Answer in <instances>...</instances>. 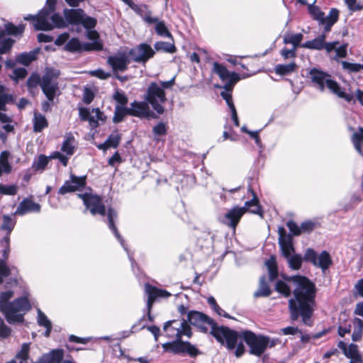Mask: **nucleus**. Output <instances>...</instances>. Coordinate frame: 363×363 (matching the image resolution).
I'll return each mask as SVG.
<instances>
[{
	"label": "nucleus",
	"mask_w": 363,
	"mask_h": 363,
	"mask_svg": "<svg viewBox=\"0 0 363 363\" xmlns=\"http://www.w3.org/2000/svg\"><path fill=\"white\" fill-rule=\"evenodd\" d=\"M344 354L349 359H353L357 357H362L358 350V347L354 343L350 344Z\"/></svg>",
	"instance_id": "obj_57"
},
{
	"label": "nucleus",
	"mask_w": 363,
	"mask_h": 363,
	"mask_svg": "<svg viewBox=\"0 0 363 363\" xmlns=\"http://www.w3.org/2000/svg\"><path fill=\"white\" fill-rule=\"evenodd\" d=\"M17 269L15 267H10L7 265L6 262L4 259H0V284L4 281V279L9 276H13L7 282V284L13 286L18 284L17 281Z\"/></svg>",
	"instance_id": "obj_21"
},
{
	"label": "nucleus",
	"mask_w": 363,
	"mask_h": 363,
	"mask_svg": "<svg viewBox=\"0 0 363 363\" xmlns=\"http://www.w3.org/2000/svg\"><path fill=\"white\" fill-rule=\"evenodd\" d=\"M129 116L145 118L149 111V104L145 101H134L129 106Z\"/></svg>",
	"instance_id": "obj_24"
},
{
	"label": "nucleus",
	"mask_w": 363,
	"mask_h": 363,
	"mask_svg": "<svg viewBox=\"0 0 363 363\" xmlns=\"http://www.w3.org/2000/svg\"><path fill=\"white\" fill-rule=\"evenodd\" d=\"M279 243L282 252V255L285 258H288L289 256L292 255V252H294V249L290 239L284 240L279 242Z\"/></svg>",
	"instance_id": "obj_45"
},
{
	"label": "nucleus",
	"mask_w": 363,
	"mask_h": 363,
	"mask_svg": "<svg viewBox=\"0 0 363 363\" xmlns=\"http://www.w3.org/2000/svg\"><path fill=\"white\" fill-rule=\"evenodd\" d=\"M14 42V40L10 38L0 40V55L9 52L11 50Z\"/></svg>",
	"instance_id": "obj_56"
},
{
	"label": "nucleus",
	"mask_w": 363,
	"mask_h": 363,
	"mask_svg": "<svg viewBox=\"0 0 363 363\" xmlns=\"http://www.w3.org/2000/svg\"><path fill=\"white\" fill-rule=\"evenodd\" d=\"M30 351V344L23 343L21 345V350L16 354V359H28Z\"/></svg>",
	"instance_id": "obj_60"
},
{
	"label": "nucleus",
	"mask_w": 363,
	"mask_h": 363,
	"mask_svg": "<svg viewBox=\"0 0 363 363\" xmlns=\"http://www.w3.org/2000/svg\"><path fill=\"white\" fill-rule=\"evenodd\" d=\"M163 330L168 337L175 340L182 339L183 335L191 336V328L184 319L169 320L164 323Z\"/></svg>",
	"instance_id": "obj_10"
},
{
	"label": "nucleus",
	"mask_w": 363,
	"mask_h": 363,
	"mask_svg": "<svg viewBox=\"0 0 363 363\" xmlns=\"http://www.w3.org/2000/svg\"><path fill=\"white\" fill-rule=\"evenodd\" d=\"M154 48L157 52H164L167 53H174L177 48L174 43L164 41H157L154 45Z\"/></svg>",
	"instance_id": "obj_38"
},
{
	"label": "nucleus",
	"mask_w": 363,
	"mask_h": 363,
	"mask_svg": "<svg viewBox=\"0 0 363 363\" xmlns=\"http://www.w3.org/2000/svg\"><path fill=\"white\" fill-rule=\"evenodd\" d=\"M187 320L190 324L199 328L203 333H207L209 328L212 330V328L216 326L212 318L196 311H191L187 313Z\"/></svg>",
	"instance_id": "obj_16"
},
{
	"label": "nucleus",
	"mask_w": 363,
	"mask_h": 363,
	"mask_svg": "<svg viewBox=\"0 0 363 363\" xmlns=\"http://www.w3.org/2000/svg\"><path fill=\"white\" fill-rule=\"evenodd\" d=\"M272 293V291L267 283L266 281V277L262 276L259 282V288L254 293V297L255 298H259V297H267L269 296Z\"/></svg>",
	"instance_id": "obj_33"
},
{
	"label": "nucleus",
	"mask_w": 363,
	"mask_h": 363,
	"mask_svg": "<svg viewBox=\"0 0 363 363\" xmlns=\"http://www.w3.org/2000/svg\"><path fill=\"white\" fill-rule=\"evenodd\" d=\"M60 73L58 69L54 68H47L45 74L42 77V79H44L46 77L50 82H57V79L60 76Z\"/></svg>",
	"instance_id": "obj_59"
},
{
	"label": "nucleus",
	"mask_w": 363,
	"mask_h": 363,
	"mask_svg": "<svg viewBox=\"0 0 363 363\" xmlns=\"http://www.w3.org/2000/svg\"><path fill=\"white\" fill-rule=\"evenodd\" d=\"M50 158L45 155H40L36 160H35L32 164V168L35 172H43L47 167Z\"/></svg>",
	"instance_id": "obj_40"
},
{
	"label": "nucleus",
	"mask_w": 363,
	"mask_h": 363,
	"mask_svg": "<svg viewBox=\"0 0 363 363\" xmlns=\"http://www.w3.org/2000/svg\"><path fill=\"white\" fill-rule=\"evenodd\" d=\"M38 50H31L28 52H22L16 57V62L24 66H28L36 60Z\"/></svg>",
	"instance_id": "obj_31"
},
{
	"label": "nucleus",
	"mask_w": 363,
	"mask_h": 363,
	"mask_svg": "<svg viewBox=\"0 0 363 363\" xmlns=\"http://www.w3.org/2000/svg\"><path fill=\"white\" fill-rule=\"evenodd\" d=\"M245 214L244 208L235 206L229 209L221 219V222L228 227L235 230V228L240 222L241 218Z\"/></svg>",
	"instance_id": "obj_20"
},
{
	"label": "nucleus",
	"mask_w": 363,
	"mask_h": 363,
	"mask_svg": "<svg viewBox=\"0 0 363 363\" xmlns=\"http://www.w3.org/2000/svg\"><path fill=\"white\" fill-rule=\"evenodd\" d=\"M85 176L77 177L74 174L70 175V179L65 182L64 184L59 189L58 193L65 195L67 193L81 191L86 185Z\"/></svg>",
	"instance_id": "obj_18"
},
{
	"label": "nucleus",
	"mask_w": 363,
	"mask_h": 363,
	"mask_svg": "<svg viewBox=\"0 0 363 363\" xmlns=\"http://www.w3.org/2000/svg\"><path fill=\"white\" fill-rule=\"evenodd\" d=\"M121 136L118 132L112 133L106 139V144L109 147L116 148L121 141Z\"/></svg>",
	"instance_id": "obj_55"
},
{
	"label": "nucleus",
	"mask_w": 363,
	"mask_h": 363,
	"mask_svg": "<svg viewBox=\"0 0 363 363\" xmlns=\"http://www.w3.org/2000/svg\"><path fill=\"white\" fill-rule=\"evenodd\" d=\"M297 67L294 62L289 64H278L274 67L275 73L278 75L286 76L294 72Z\"/></svg>",
	"instance_id": "obj_32"
},
{
	"label": "nucleus",
	"mask_w": 363,
	"mask_h": 363,
	"mask_svg": "<svg viewBox=\"0 0 363 363\" xmlns=\"http://www.w3.org/2000/svg\"><path fill=\"white\" fill-rule=\"evenodd\" d=\"M104 113L99 108H92L91 113L90 114L87 121L91 129H94L99 126V121H104Z\"/></svg>",
	"instance_id": "obj_34"
},
{
	"label": "nucleus",
	"mask_w": 363,
	"mask_h": 363,
	"mask_svg": "<svg viewBox=\"0 0 363 363\" xmlns=\"http://www.w3.org/2000/svg\"><path fill=\"white\" fill-rule=\"evenodd\" d=\"M17 193L16 185H3L0 184V194L13 196Z\"/></svg>",
	"instance_id": "obj_64"
},
{
	"label": "nucleus",
	"mask_w": 363,
	"mask_h": 363,
	"mask_svg": "<svg viewBox=\"0 0 363 363\" xmlns=\"http://www.w3.org/2000/svg\"><path fill=\"white\" fill-rule=\"evenodd\" d=\"M15 216H13V213L12 215L6 214L2 216V223L0 229L6 231V234L11 235L15 228L16 224Z\"/></svg>",
	"instance_id": "obj_30"
},
{
	"label": "nucleus",
	"mask_w": 363,
	"mask_h": 363,
	"mask_svg": "<svg viewBox=\"0 0 363 363\" xmlns=\"http://www.w3.org/2000/svg\"><path fill=\"white\" fill-rule=\"evenodd\" d=\"M130 9L148 24H153V23L157 21V17L152 16V12L147 9V6L146 5H138L134 3L130 6Z\"/></svg>",
	"instance_id": "obj_25"
},
{
	"label": "nucleus",
	"mask_w": 363,
	"mask_h": 363,
	"mask_svg": "<svg viewBox=\"0 0 363 363\" xmlns=\"http://www.w3.org/2000/svg\"><path fill=\"white\" fill-rule=\"evenodd\" d=\"M352 142L357 152L363 156L362 144L363 143V128H359L357 132L354 133L352 137Z\"/></svg>",
	"instance_id": "obj_36"
},
{
	"label": "nucleus",
	"mask_w": 363,
	"mask_h": 363,
	"mask_svg": "<svg viewBox=\"0 0 363 363\" xmlns=\"http://www.w3.org/2000/svg\"><path fill=\"white\" fill-rule=\"evenodd\" d=\"M65 352L62 349H53L43 354L40 358L43 363H60L64 358Z\"/></svg>",
	"instance_id": "obj_26"
},
{
	"label": "nucleus",
	"mask_w": 363,
	"mask_h": 363,
	"mask_svg": "<svg viewBox=\"0 0 363 363\" xmlns=\"http://www.w3.org/2000/svg\"><path fill=\"white\" fill-rule=\"evenodd\" d=\"M155 54V50L147 43H142L128 51L130 60L135 62L145 65Z\"/></svg>",
	"instance_id": "obj_14"
},
{
	"label": "nucleus",
	"mask_w": 363,
	"mask_h": 363,
	"mask_svg": "<svg viewBox=\"0 0 363 363\" xmlns=\"http://www.w3.org/2000/svg\"><path fill=\"white\" fill-rule=\"evenodd\" d=\"M213 72L222 81H228L222 87L223 91L231 92L235 84L241 79L238 73L230 72L224 65L217 62L213 64Z\"/></svg>",
	"instance_id": "obj_13"
},
{
	"label": "nucleus",
	"mask_w": 363,
	"mask_h": 363,
	"mask_svg": "<svg viewBox=\"0 0 363 363\" xmlns=\"http://www.w3.org/2000/svg\"><path fill=\"white\" fill-rule=\"evenodd\" d=\"M284 279L293 282L296 286L293 297L289 300L290 318L296 321L301 318L303 324L313 325L311 317L315 306L316 288L308 277L301 275L285 277Z\"/></svg>",
	"instance_id": "obj_1"
},
{
	"label": "nucleus",
	"mask_w": 363,
	"mask_h": 363,
	"mask_svg": "<svg viewBox=\"0 0 363 363\" xmlns=\"http://www.w3.org/2000/svg\"><path fill=\"white\" fill-rule=\"evenodd\" d=\"M13 294L11 290L0 293V312L11 325L22 323L24 321V315L31 309L27 296H23L11 301Z\"/></svg>",
	"instance_id": "obj_2"
},
{
	"label": "nucleus",
	"mask_w": 363,
	"mask_h": 363,
	"mask_svg": "<svg viewBox=\"0 0 363 363\" xmlns=\"http://www.w3.org/2000/svg\"><path fill=\"white\" fill-rule=\"evenodd\" d=\"M83 18H82V20L80 21L81 26H82L86 30H91L94 28L97 23V20L91 16H87L84 11Z\"/></svg>",
	"instance_id": "obj_48"
},
{
	"label": "nucleus",
	"mask_w": 363,
	"mask_h": 363,
	"mask_svg": "<svg viewBox=\"0 0 363 363\" xmlns=\"http://www.w3.org/2000/svg\"><path fill=\"white\" fill-rule=\"evenodd\" d=\"M341 64L342 68L349 72H358L363 69V64L351 63L346 61H342Z\"/></svg>",
	"instance_id": "obj_54"
},
{
	"label": "nucleus",
	"mask_w": 363,
	"mask_h": 363,
	"mask_svg": "<svg viewBox=\"0 0 363 363\" xmlns=\"http://www.w3.org/2000/svg\"><path fill=\"white\" fill-rule=\"evenodd\" d=\"M129 107L123 106H116L113 121L115 123H121L123 121L125 116H129Z\"/></svg>",
	"instance_id": "obj_39"
},
{
	"label": "nucleus",
	"mask_w": 363,
	"mask_h": 363,
	"mask_svg": "<svg viewBox=\"0 0 363 363\" xmlns=\"http://www.w3.org/2000/svg\"><path fill=\"white\" fill-rule=\"evenodd\" d=\"M248 191L252 194V199L246 201L244 206L241 207V208H244L245 213L249 211L254 214H259L260 213V206L258 199L250 186H249Z\"/></svg>",
	"instance_id": "obj_27"
},
{
	"label": "nucleus",
	"mask_w": 363,
	"mask_h": 363,
	"mask_svg": "<svg viewBox=\"0 0 363 363\" xmlns=\"http://www.w3.org/2000/svg\"><path fill=\"white\" fill-rule=\"evenodd\" d=\"M362 199L358 193H353L348 201H343L341 203L342 210L344 212L352 211L361 202Z\"/></svg>",
	"instance_id": "obj_29"
},
{
	"label": "nucleus",
	"mask_w": 363,
	"mask_h": 363,
	"mask_svg": "<svg viewBox=\"0 0 363 363\" xmlns=\"http://www.w3.org/2000/svg\"><path fill=\"white\" fill-rule=\"evenodd\" d=\"M275 289L277 292L281 294L284 297H289L291 294V290L290 287L281 280H278L277 281Z\"/></svg>",
	"instance_id": "obj_51"
},
{
	"label": "nucleus",
	"mask_w": 363,
	"mask_h": 363,
	"mask_svg": "<svg viewBox=\"0 0 363 363\" xmlns=\"http://www.w3.org/2000/svg\"><path fill=\"white\" fill-rule=\"evenodd\" d=\"M303 259L305 262L320 268L323 272L328 270L333 264L330 254L325 250L318 255L313 249L308 248L304 253Z\"/></svg>",
	"instance_id": "obj_11"
},
{
	"label": "nucleus",
	"mask_w": 363,
	"mask_h": 363,
	"mask_svg": "<svg viewBox=\"0 0 363 363\" xmlns=\"http://www.w3.org/2000/svg\"><path fill=\"white\" fill-rule=\"evenodd\" d=\"M9 152L8 151H3L0 155V168L4 173L9 174L11 171V166L9 162Z\"/></svg>",
	"instance_id": "obj_47"
},
{
	"label": "nucleus",
	"mask_w": 363,
	"mask_h": 363,
	"mask_svg": "<svg viewBox=\"0 0 363 363\" xmlns=\"http://www.w3.org/2000/svg\"><path fill=\"white\" fill-rule=\"evenodd\" d=\"M303 38V35L301 33L287 34L284 37L283 41L285 44H291L293 48L296 49L302 41Z\"/></svg>",
	"instance_id": "obj_41"
},
{
	"label": "nucleus",
	"mask_w": 363,
	"mask_h": 363,
	"mask_svg": "<svg viewBox=\"0 0 363 363\" xmlns=\"http://www.w3.org/2000/svg\"><path fill=\"white\" fill-rule=\"evenodd\" d=\"M113 99L117 102L116 106H125L128 99L124 92L117 90L113 96Z\"/></svg>",
	"instance_id": "obj_61"
},
{
	"label": "nucleus",
	"mask_w": 363,
	"mask_h": 363,
	"mask_svg": "<svg viewBox=\"0 0 363 363\" xmlns=\"http://www.w3.org/2000/svg\"><path fill=\"white\" fill-rule=\"evenodd\" d=\"M81 42L77 38H72L67 41L65 50L69 52H80Z\"/></svg>",
	"instance_id": "obj_46"
},
{
	"label": "nucleus",
	"mask_w": 363,
	"mask_h": 363,
	"mask_svg": "<svg viewBox=\"0 0 363 363\" xmlns=\"http://www.w3.org/2000/svg\"><path fill=\"white\" fill-rule=\"evenodd\" d=\"M211 334L217 340L218 342L225 345L229 350L235 348L238 337H240V333L230 329L226 326H214L211 330Z\"/></svg>",
	"instance_id": "obj_9"
},
{
	"label": "nucleus",
	"mask_w": 363,
	"mask_h": 363,
	"mask_svg": "<svg viewBox=\"0 0 363 363\" xmlns=\"http://www.w3.org/2000/svg\"><path fill=\"white\" fill-rule=\"evenodd\" d=\"M266 265L268 269L269 280L273 281L278 277V270L275 260L273 258L267 260Z\"/></svg>",
	"instance_id": "obj_50"
},
{
	"label": "nucleus",
	"mask_w": 363,
	"mask_h": 363,
	"mask_svg": "<svg viewBox=\"0 0 363 363\" xmlns=\"http://www.w3.org/2000/svg\"><path fill=\"white\" fill-rule=\"evenodd\" d=\"M42 78L36 74H32L27 80V86L28 89L36 88L38 85L40 86Z\"/></svg>",
	"instance_id": "obj_63"
},
{
	"label": "nucleus",
	"mask_w": 363,
	"mask_h": 363,
	"mask_svg": "<svg viewBox=\"0 0 363 363\" xmlns=\"http://www.w3.org/2000/svg\"><path fill=\"white\" fill-rule=\"evenodd\" d=\"M40 88L47 99L49 101H54L55 96H59L60 94L58 82H50L46 77L44 79H42Z\"/></svg>",
	"instance_id": "obj_22"
},
{
	"label": "nucleus",
	"mask_w": 363,
	"mask_h": 363,
	"mask_svg": "<svg viewBox=\"0 0 363 363\" xmlns=\"http://www.w3.org/2000/svg\"><path fill=\"white\" fill-rule=\"evenodd\" d=\"M48 123L45 117L40 113H35L33 118V131L40 133L45 128L48 127Z\"/></svg>",
	"instance_id": "obj_35"
},
{
	"label": "nucleus",
	"mask_w": 363,
	"mask_h": 363,
	"mask_svg": "<svg viewBox=\"0 0 363 363\" xmlns=\"http://www.w3.org/2000/svg\"><path fill=\"white\" fill-rule=\"evenodd\" d=\"M40 211V205L35 203L30 199H24L18 206L17 209L13 213V216H23L28 213Z\"/></svg>",
	"instance_id": "obj_23"
},
{
	"label": "nucleus",
	"mask_w": 363,
	"mask_h": 363,
	"mask_svg": "<svg viewBox=\"0 0 363 363\" xmlns=\"http://www.w3.org/2000/svg\"><path fill=\"white\" fill-rule=\"evenodd\" d=\"M84 10L79 8L63 9V15L60 13H55L51 18L52 30L54 28H65L69 25L79 26L82 18H83Z\"/></svg>",
	"instance_id": "obj_4"
},
{
	"label": "nucleus",
	"mask_w": 363,
	"mask_h": 363,
	"mask_svg": "<svg viewBox=\"0 0 363 363\" xmlns=\"http://www.w3.org/2000/svg\"><path fill=\"white\" fill-rule=\"evenodd\" d=\"M164 352H171L180 356H188L195 358L201 354V352L195 345L182 339L174 340L162 345Z\"/></svg>",
	"instance_id": "obj_6"
},
{
	"label": "nucleus",
	"mask_w": 363,
	"mask_h": 363,
	"mask_svg": "<svg viewBox=\"0 0 363 363\" xmlns=\"http://www.w3.org/2000/svg\"><path fill=\"white\" fill-rule=\"evenodd\" d=\"M289 266L294 270H298L302 265L303 257L301 255L295 254L286 258Z\"/></svg>",
	"instance_id": "obj_43"
},
{
	"label": "nucleus",
	"mask_w": 363,
	"mask_h": 363,
	"mask_svg": "<svg viewBox=\"0 0 363 363\" xmlns=\"http://www.w3.org/2000/svg\"><path fill=\"white\" fill-rule=\"evenodd\" d=\"M155 23L156 24L155 28V32L158 35L161 37L172 38L171 33L168 30L163 21H159L157 18V21Z\"/></svg>",
	"instance_id": "obj_44"
},
{
	"label": "nucleus",
	"mask_w": 363,
	"mask_h": 363,
	"mask_svg": "<svg viewBox=\"0 0 363 363\" xmlns=\"http://www.w3.org/2000/svg\"><path fill=\"white\" fill-rule=\"evenodd\" d=\"M354 330L352 334V340L357 342L361 340L363 333V320L360 318H355L354 319Z\"/></svg>",
	"instance_id": "obj_37"
},
{
	"label": "nucleus",
	"mask_w": 363,
	"mask_h": 363,
	"mask_svg": "<svg viewBox=\"0 0 363 363\" xmlns=\"http://www.w3.org/2000/svg\"><path fill=\"white\" fill-rule=\"evenodd\" d=\"M4 86L0 84V111H6V105L12 101L13 97L11 95L4 93Z\"/></svg>",
	"instance_id": "obj_52"
},
{
	"label": "nucleus",
	"mask_w": 363,
	"mask_h": 363,
	"mask_svg": "<svg viewBox=\"0 0 363 363\" xmlns=\"http://www.w3.org/2000/svg\"><path fill=\"white\" fill-rule=\"evenodd\" d=\"M145 285L148 287L149 290L155 295L156 298H167L171 296V294L166 290L157 289L150 284H146Z\"/></svg>",
	"instance_id": "obj_62"
},
{
	"label": "nucleus",
	"mask_w": 363,
	"mask_h": 363,
	"mask_svg": "<svg viewBox=\"0 0 363 363\" xmlns=\"http://www.w3.org/2000/svg\"><path fill=\"white\" fill-rule=\"evenodd\" d=\"M308 76L313 86L319 91H324L327 87L331 92L347 102L353 99V96L342 91L337 82L332 79L331 76L327 72L317 68H312L308 72Z\"/></svg>",
	"instance_id": "obj_3"
},
{
	"label": "nucleus",
	"mask_w": 363,
	"mask_h": 363,
	"mask_svg": "<svg viewBox=\"0 0 363 363\" xmlns=\"http://www.w3.org/2000/svg\"><path fill=\"white\" fill-rule=\"evenodd\" d=\"M128 53L120 52L108 57L107 62L111 67L113 72H124L127 70L130 63Z\"/></svg>",
	"instance_id": "obj_19"
},
{
	"label": "nucleus",
	"mask_w": 363,
	"mask_h": 363,
	"mask_svg": "<svg viewBox=\"0 0 363 363\" xmlns=\"http://www.w3.org/2000/svg\"><path fill=\"white\" fill-rule=\"evenodd\" d=\"M145 100L158 114L164 113L163 104L167 101L166 94L164 90L157 82H154L150 84L145 95Z\"/></svg>",
	"instance_id": "obj_7"
},
{
	"label": "nucleus",
	"mask_w": 363,
	"mask_h": 363,
	"mask_svg": "<svg viewBox=\"0 0 363 363\" xmlns=\"http://www.w3.org/2000/svg\"><path fill=\"white\" fill-rule=\"evenodd\" d=\"M24 26L20 25L18 26H16L11 23H9L5 25V31L8 35H18L21 34L23 32Z\"/></svg>",
	"instance_id": "obj_53"
},
{
	"label": "nucleus",
	"mask_w": 363,
	"mask_h": 363,
	"mask_svg": "<svg viewBox=\"0 0 363 363\" xmlns=\"http://www.w3.org/2000/svg\"><path fill=\"white\" fill-rule=\"evenodd\" d=\"M154 140H160V136H165L167 133V126L165 123L160 122L152 128Z\"/></svg>",
	"instance_id": "obj_42"
},
{
	"label": "nucleus",
	"mask_w": 363,
	"mask_h": 363,
	"mask_svg": "<svg viewBox=\"0 0 363 363\" xmlns=\"http://www.w3.org/2000/svg\"><path fill=\"white\" fill-rule=\"evenodd\" d=\"M315 0L310 4H308V11L311 18L318 21L319 26H324L325 32H330L333 26L338 21L340 11L335 8L330 10L327 16L321 11L319 6L315 5Z\"/></svg>",
	"instance_id": "obj_5"
},
{
	"label": "nucleus",
	"mask_w": 363,
	"mask_h": 363,
	"mask_svg": "<svg viewBox=\"0 0 363 363\" xmlns=\"http://www.w3.org/2000/svg\"><path fill=\"white\" fill-rule=\"evenodd\" d=\"M117 219V213L116 211L109 208L106 213V223L108 224V228L112 231L116 238L120 242L121 245L123 247L124 250L127 252L129 260L130 261L132 268H134V266L136 265V262L133 259V255L130 254L129 250L128 249L124 239L120 235L116 226L115 225V220Z\"/></svg>",
	"instance_id": "obj_17"
},
{
	"label": "nucleus",
	"mask_w": 363,
	"mask_h": 363,
	"mask_svg": "<svg viewBox=\"0 0 363 363\" xmlns=\"http://www.w3.org/2000/svg\"><path fill=\"white\" fill-rule=\"evenodd\" d=\"M57 0H46L45 6L40 11V16L37 23V30H51V18L55 13Z\"/></svg>",
	"instance_id": "obj_15"
},
{
	"label": "nucleus",
	"mask_w": 363,
	"mask_h": 363,
	"mask_svg": "<svg viewBox=\"0 0 363 363\" xmlns=\"http://www.w3.org/2000/svg\"><path fill=\"white\" fill-rule=\"evenodd\" d=\"M37 313H38L37 322L40 326L45 328V327L52 325L51 321L48 319L47 315L40 308H38Z\"/></svg>",
	"instance_id": "obj_58"
},
{
	"label": "nucleus",
	"mask_w": 363,
	"mask_h": 363,
	"mask_svg": "<svg viewBox=\"0 0 363 363\" xmlns=\"http://www.w3.org/2000/svg\"><path fill=\"white\" fill-rule=\"evenodd\" d=\"M74 138L71 133H66L62 143L61 150L67 155L71 156L74 152Z\"/></svg>",
	"instance_id": "obj_28"
},
{
	"label": "nucleus",
	"mask_w": 363,
	"mask_h": 363,
	"mask_svg": "<svg viewBox=\"0 0 363 363\" xmlns=\"http://www.w3.org/2000/svg\"><path fill=\"white\" fill-rule=\"evenodd\" d=\"M301 47L311 50H322L324 48V43L318 38H315L311 40L306 41L301 45Z\"/></svg>",
	"instance_id": "obj_49"
},
{
	"label": "nucleus",
	"mask_w": 363,
	"mask_h": 363,
	"mask_svg": "<svg viewBox=\"0 0 363 363\" xmlns=\"http://www.w3.org/2000/svg\"><path fill=\"white\" fill-rule=\"evenodd\" d=\"M240 337L250 347V352L256 356H261L266 350L269 338L267 336L256 335L250 330L240 332Z\"/></svg>",
	"instance_id": "obj_8"
},
{
	"label": "nucleus",
	"mask_w": 363,
	"mask_h": 363,
	"mask_svg": "<svg viewBox=\"0 0 363 363\" xmlns=\"http://www.w3.org/2000/svg\"><path fill=\"white\" fill-rule=\"evenodd\" d=\"M78 197L83 201L86 210H89L92 215H106V207L99 196L91 193H84L79 194Z\"/></svg>",
	"instance_id": "obj_12"
}]
</instances>
